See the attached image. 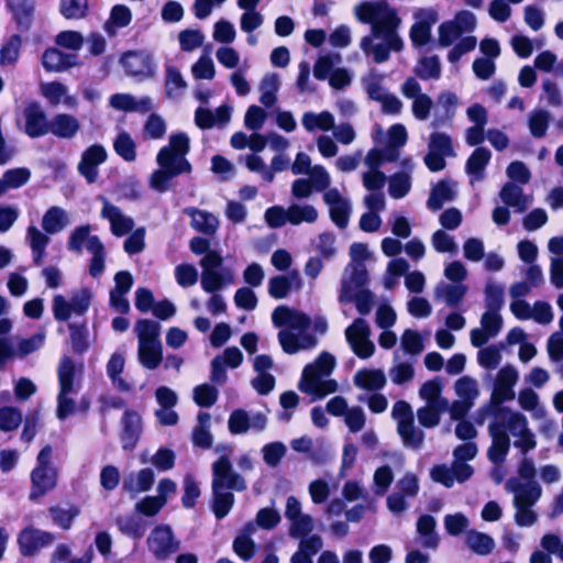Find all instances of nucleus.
<instances>
[{
	"mask_svg": "<svg viewBox=\"0 0 563 563\" xmlns=\"http://www.w3.org/2000/svg\"><path fill=\"white\" fill-rule=\"evenodd\" d=\"M76 366L69 356H63L57 368L59 393L57 396V417L65 419L75 412V401L68 397L74 391Z\"/></svg>",
	"mask_w": 563,
	"mask_h": 563,
	"instance_id": "nucleus-1",
	"label": "nucleus"
},
{
	"mask_svg": "<svg viewBox=\"0 0 563 563\" xmlns=\"http://www.w3.org/2000/svg\"><path fill=\"white\" fill-rule=\"evenodd\" d=\"M55 537L52 532L27 526L19 532L16 542L22 556L33 558L43 548L51 545Z\"/></svg>",
	"mask_w": 563,
	"mask_h": 563,
	"instance_id": "nucleus-2",
	"label": "nucleus"
},
{
	"mask_svg": "<svg viewBox=\"0 0 563 563\" xmlns=\"http://www.w3.org/2000/svg\"><path fill=\"white\" fill-rule=\"evenodd\" d=\"M507 433L517 437L514 445L518 448L522 454L528 453L537 446L534 434L528 427L527 417L521 412H516L511 417L504 420Z\"/></svg>",
	"mask_w": 563,
	"mask_h": 563,
	"instance_id": "nucleus-3",
	"label": "nucleus"
},
{
	"mask_svg": "<svg viewBox=\"0 0 563 563\" xmlns=\"http://www.w3.org/2000/svg\"><path fill=\"white\" fill-rule=\"evenodd\" d=\"M120 63L129 76L142 79L154 76L153 57L145 51H128L122 54Z\"/></svg>",
	"mask_w": 563,
	"mask_h": 563,
	"instance_id": "nucleus-4",
	"label": "nucleus"
},
{
	"mask_svg": "<svg viewBox=\"0 0 563 563\" xmlns=\"http://www.w3.org/2000/svg\"><path fill=\"white\" fill-rule=\"evenodd\" d=\"M488 433L492 438V444L488 448V459L494 464L503 463L510 449V438L506 431V424L500 420H492L488 424Z\"/></svg>",
	"mask_w": 563,
	"mask_h": 563,
	"instance_id": "nucleus-5",
	"label": "nucleus"
},
{
	"mask_svg": "<svg viewBox=\"0 0 563 563\" xmlns=\"http://www.w3.org/2000/svg\"><path fill=\"white\" fill-rule=\"evenodd\" d=\"M147 543L150 551L158 560L167 559L179 548V543L175 541L169 526L155 527L148 537Z\"/></svg>",
	"mask_w": 563,
	"mask_h": 563,
	"instance_id": "nucleus-6",
	"label": "nucleus"
},
{
	"mask_svg": "<svg viewBox=\"0 0 563 563\" xmlns=\"http://www.w3.org/2000/svg\"><path fill=\"white\" fill-rule=\"evenodd\" d=\"M159 169H156L151 175L150 185L158 192H166L169 189V181L181 174H189L192 170L191 165L185 162L174 165L166 161L156 157Z\"/></svg>",
	"mask_w": 563,
	"mask_h": 563,
	"instance_id": "nucleus-7",
	"label": "nucleus"
},
{
	"mask_svg": "<svg viewBox=\"0 0 563 563\" xmlns=\"http://www.w3.org/2000/svg\"><path fill=\"white\" fill-rule=\"evenodd\" d=\"M24 132L31 139H37L49 133V121L37 101H31L23 111Z\"/></svg>",
	"mask_w": 563,
	"mask_h": 563,
	"instance_id": "nucleus-8",
	"label": "nucleus"
},
{
	"mask_svg": "<svg viewBox=\"0 0 563 563\" xmlns=\"http://www.w3.org/2000/svg\"><path fill=\"white\" fill-rule=\"evenodd\" d=\"M5 8L20 32L26 33L31 30L35 16L36 0H5Z\"/></svg>",
	"mask_w": 563,
	"mask_h": 563,
	"instance_id": "nucleus-9",
	"label": "nucleus"
},
{
	"mask_svg": "<svg viewBox=\"0 0 563 563\" xmlns=\"http://www.w3.org/2000/svg\"><path fill=\"white\" fill-rule=\"evenodd\" d=\"M120 441L122 449L132 452L136 448L142 433L141 416L132 409H125L121 419Z\"/></svg>",
	"mask_w": 563,
	"mask_h": 563,
	"instance_id": "nucleus-10",
	"label": "nucleus"
},
{
	"mask_svg": "<svg viewBox=\"0 0 563 563\" xmlns=\"http://www.w3.org/2000/svg\"><path fill=\"white\" fill-rule=\"evenodd\" d=\"M107 151L100 144L90 145L81 154L78 164L79 174L85 177L88 184H93L98 178V166L107 161Z\"/></svg>",
	"mask_w": 563,
	"mask_h": 563,
	"instance_id": "nucleus-11",
	"label": "nucleus"
},
{
	"mask_svg": "<svg viewBox=\"0 0 563 563\" xmlns=\"http://www.w3.org/2000/svg\"><path fill=\"white\" fill-rule=\"evenodd\" d=\"M190 151L189 137L185 132H178L169 137L168 145L163 146L157 156L162 161H166L170 164L177 165L180 162H185L187 165H191L186 158V155Z\"/></svg>",
	"mask_w": 563,
	"mask_h": 563,
	"instance_id": "nucleus-12",
	"label": "nucleus"
},
{
	"mask_svg": "<svg viewBox=\"0 0 563 563\" xmlns=\"http://www.w3.org/2000/svg\"><path fill=\"white\" fill-rule=\"evenodd\" d=\"M515 396L514 388L495 383L489 400V413L493 417V420L504 421L517 412L503 405L505 401L512 400Z\"/></svg>",
	"mask_w": 563,
	"mask_h": 563,
	"instance_id": "nucleus-13",
	"label": "nucleus"
},
{
	"mask_svg": "<svg viewBox=\"0 0 563 563\" xmlns=\"http://www.w3.org/2000/svg\"><path fill=\"white\" fill-rule=\"evenodd\" d=\"M78 56L64 53L57 47H47L42 55V65L47 73H60L76 66Z\"/></svg>",
	"mask_w": 563,
	"mask_h": 563,
	"instance_id": "nucleus-14",
	"label": "nucleus"
},
{
	"mask_svg": "<svg viewBox=\"0 0 563 563\" xmlns=\"http://www.w3.org/2000/svg\"><path fill=\"white\" fill-rule=\"evenodd\" d=\"M155 482L154 471L150 467L142 468L137 474L130 473L124 476L122 492L134 498L139 493L148 492Z\"/></svg>",
	"mask_w": 563,
	"mask_h": 563,
	"instance_id": "nucleus-15",
	"label": "nucleus"
},
{
	"mask_svg": "<svg viewBox=\"0 0 563 563\" xmlns=\"http://www.w3.org/2000/svg\"><path fill=\"white\" fill-rule=\"evenodd\" d=\"M31 483L29 498L36 500L56 486V472L53 468L35 467L31 473Z\"/></svg>",
	"mask_w": 563,
	"mask_h": 563,
	"instance_id": "nucleus-16",
	"label": "nucleus"
},
{
	"mask_svg": "<svg viewBox=\"0 0 563 563\" xmlns=\"http://www.w3.org/2000/svg\"><path fill=\"white\" fill-rule=\"evenodd\" d=\"M423 19L413 23L410 27L409 36L413 46L421 47L431 40V27L438 20V14L433 10H421Z\"/></svg>",
	"mask_w": 563,
	"mask_h": 563,
	"instance_id": "nucleus-17",
	"label": "nucleus"
},
{
	"mask_svg": "<svg viewBox=\"0 0 563 563\" xmlns=\"http://www.w3.org/2000/svg\"><path fill=\"white\" fill-rule=\"evenodd\" d=\"M302 285L298 271L294 269L288 275H277L269 279L268 294L275 299H283L288 296L292 286L299 289Z\"/></svg>",
	"mask_w": 563,
	"mask_h": 563,
	"instance_id": "nucleus-18",
	"label": "nucleus"
},
{
	"mask_svg": "<svg viewBox=\"0 0 563 563\" xmlns=\"http://www.w3.org/2000/svg\"><path fill=\"white\" fill-rule=\"evenodd\" d=\"M79 129V121L69 113H58L49 121V133L58 139H73Z\"/></svg>",
	"mask_w": 563,
	"mask_h": 563,
	"instance_id": "nucleus-19",
	"label": "nucleus"
},
{
	"mask_svg": "<svg viewBox=\"0 0 563 563\" xmlns=\"http://www.w3.org/2000/svg\"><path fill=\"white\" fill-rule=\"evenodd\" d=\"M400 24L397 11L387 3V8L378 14L377 20L372 24V36L384 37L395 32Z\"/></svg>",
	"mask_w": 563,
	"mask_h": 563,
	"instance_id": "nucleus-20",
	"label": "nucleus"
},
{
	"mask_svg": "<svg viewBox=\"0 0 563 563\" xmlns=\"http://www.w3.org/2000/svg\"><path fill=\"white\" fill-rule=\"evenodd\" d=\"M340 302H354L356 310L361 316L371 313L375 303V296L369 289H360L351 292L350 286H345L344 295H340Z\"/></svg>",
	"mask_w": 563,
	"mask_h": 563,
	"instance_id": "nucleus-21",
	"label": "nucleus"
},
{
	"mask_svg": "<svg viewBox=\"0 0 563 563\" xmlns=\"http://www.w3.org/2000/svg\"><path fill=\"white\" fill-rule=\"evenodd\" d=\"M490 157L492 153L488 148L477 146L466 161V173L475 179L482 180L484 178L485 168L488 165Z\"/></svg>",
	"mask_w": 563,
	"mask_h": 563,
	"instance_id": "nucleus-22",
	"label": "nucleus"
},
{
	"mask_svg": "<svg viewBox=\"0 0 563 563\" xmlns=\"http://www.w3.org/2000/svg\"><path fill=\"white\" fill-rule=\"evenodd\" d=\"M354 384L365 390H380L386 385V376L380 369H360L354 376Z\"/></svg>",
	"mask_w": 563,
	"mask_h": 563,
	"instance_id": "nucleus-23",
	"label": "nucleus"
},
{
	"mask_svg": "<svg viewBox=\"0 0 563 563\" xmlns=\"http://www.w3.org/2000/svg\"><path fill=\"white\" fill-rule=\"evenodd\" d=\"M163 360L161 342H141L139 343V361L148 369H155Z\"/></svg>",
	"mask_w": 563,
	"mask_h": 563,
	"instance_id": "nucleus-24",
	"label": "nucleus"
},
{
	"mask_svg": "<svg viewBox=\"0 0 563 563\" xmlns=\"http://www.w3.org/2000/svg\"><path fill=\"white\" fill-rule=\"evenodd\" d=\"M435 519L431 515H421L417 521V532L422 537V545L435 549L439 545V537L435 532Z\"/></svg>",
	"mask_w": 563,
	"mask_h": 563,
	"instance_id": "nucleus-25",
	"label": "nucleus"
},
{
	"mask_svg": "<svg viewBox=\"0 0 563 563\" xmlns=\"http://www.w3.org/2000/svg\"><path fill=\"white\" fill-rule=\"evenodd\" d=\"M499 196L506 206L515 208L517 212H523L527 209V200L521 187L512 181L503 186Z\"/></svg>",
	"mask_w": 563,
	"mask_h": 563,
	"instance_id": "nucleus-26",
	"label": "nucleus"
},
{
	"mask_svg": "<svg viewBox=\"0 0 563 563\" xmlns=\"http://www.w3.org/2000/svg\"><path fill=\"white\" fill-rule=\"evenodd\" d=\"M132 21V12L125 4H115L111 8L109 20L104 23V31L109 35L115 33V29L126 27Z\"/></svg>",
	"mask_w": 563,
	"mask_h": 563,
	"instance_id": "nucleus-27",
	"label": "nucleus"
},
{
	"mask_svg": "<svg viewBox=\"0 0 563 563\" xmlns=\"http://www.w3.org/2000/svg\"><path fill=\"white\" fill-rule=\"evenodd\" d=\"M244 531L246 533L238 536L233 541V551L235 554L243 561H250L255 554V542L249 536L254 531V527L252 522H247L244 526Z\"/></svg>",
	"mask_w": 563,
	"mask_h": 563,
	"instance_id": "nucleus-28",
	"label": "nucleus"
},
{
	"mask_svg": "<svg viewBox=\"0 0 563 563\" xmlns=\"http://www.w3.org/2000/svg\"><path fill=\"white\" fill-rule=\"evenodd\" d=\"M455 192L446 180H440L430 192L427 206L430 210L437 211L442 209L444 202L452 201Z\"/></svg>",
	"mask_w": 563,
	"mask_h": 563,
	"instance_id": "nucleus-29",
	"label": "nucleus"
},
{
	"mask_svg": "<svg viewBox=\"0 0 563 563\" xmlns=\"http://www.w3.org/2000/svg\"><path fill=\"white\" fill-rule=\"evenodd\" d=\"M231 280L232 275L229 271H202L200 283L206 292L214 294Z\"/></svg>",
	"mask_w": 563,
	"mask_h": 563,
	"instance_id": "nucleus-30",
	"label": "nucleus"
},
{
	"mask_svg": "<svg viewBox=\"0 0 563 563\" xmlns=\"http://www.w3.org/2000/svg\"><path fill=\"white\" fill-rule=\"evenodd\" d=\"M52 521L62 530L67 531L71 528L75 518L80 514L79 507L71 505L68 509H63L59 506H51L48 508Z\"/></svg>",
	"mask_w": 563,
	"mask_h": 563,
	"instance_id": "nucleus-31",
	"label": "nucleus"
},
{
	"mask_svg": "<svg viewBox=\"0 0 563 563\" xmlns=\"http://www.w3.org/2000/svg\"><path fill=\"white\" fill-rule=\"evenodd\" d=\"M467 547L478 555L489 554L495 547L494 539L484 532L470 530L466 536Z\"/></svg>",
	"mask_w": 563,
	"mask_h": 563,
	"instance_id": "nucleus-32",
	"label": "nucleus"
},
{
	"mask_svg": "<svg viewBox=\"0 0 563 563\" xmlns=\"http://www.w3.org/2000/svg\"><path fill=\"white\" fill-rule=\"evenodd\" d=\"M113 150L125 162H134L136 159V144L126 131L118 133L113 141Z\"/></svg>",
	"mask_w": 563,
	"mask_h": 563,
	"instance_id": "nucleus-33",
	"label": "nucleus"
},
{
	"mask_svg": "<svg viewBox=\"0 0 563 563\" xmlns=\"http://www.w3.org/2000/svg\"><path fill=\"white\" fill-rule=\"evenodd\" d=\"M66 225V212L59 207H51L42 219L43 230L47 234H55Z\"/></svg>",
	"mask_w": 563,
	"mask_h": 563,
	"instance_id": "nucleus-34",
	"label": "nucleus"
},
{
	"mask_svg": "<svg viewBox=\"0 0 563 563\" xmlns=\"http://www.w3.org/2000/svg\"><path fill=\"white\" fill-rule=\"evenodd\" d=\"M387 8V2L380 1H364L355 8V14L358 21L365 24H373L377 20L378 14Z\"/></svg>",
	"mask_w": 563,
	"mask_h": 563,
	"instance_id": "nucleus-35",
	"label": "nucleus"
},
{
	"mask_svg": "<svg viewBox=\"0 0 563 563\" xmlns=\"http://www.w3.org/2000/svg\"><path fill=\"white\" fill-rule=\"evenodd\" d=\"M88 0H60L59 13L66 20H81L88 15Z\"/></svg>",
	"mask_w": 563,
	"mask_h": 563,
	"instance_id": "nucleus-36",
	"label": "nucleus"
},
{
	"mask_svg": "<svg viewBox=\"0 0 563 563\" xmlns=\"http://www.w3.org/2000/svg\"><path fill=\"white\" fill-rule=\"evenodd\" d=\"M368 282L369 277L365 265H353L349 279L342 282L340 295H344L345 286H350L351 292L368 289Z\"/></svg>",
	"mask_w": 563,
	"mask_h": 563,
	"instance_id": "nucleus-37",
	"label": "nucleus"
},
{
	"mask_svg": "<svg viewBox=\"0 0 563 563\" xmlns=\"http://www.w3.org/2000/svg\"><path fill=\"white\" fill-rule=\"evenodd\" d=\"M221 488L222 487H212V511L217 519H222L228 516L234 504V495L230 492H220Z\"/></svg>",
	"mask_w": 563,
	"mask_h": 563,
	"instance_id": "nucleus-38",
	"label": "nucleus"
},
{
	"mask_svg": "<svg viewBox=\"0 0 563 563\" xmlns=\"http://www.w3.org/2000/svg\"><path fill=\"white\" fill-rule=\"evenodd\" d=\"M448 405L427 404L417 410L419 423L424 428H434L440 423L441 412Z\"/></svg>",
	"mask_w": 563,
	"mask_h": 563,
	"instance_id": "nucleus-39",
	"label": "nucleus"
},
{
	"mask_svg": "<svg viewBox=\"0 0 563 563\" xmlns=\"http://www.w3.org/2000/svg\"><path fill=\"white\" fill-rule=\"evenodd\" d=\"M68 329L74 353L78 355L84 354L89 349L86 323H69Z\"/></svg>",
	"mask_w": 563,
	"mask_h": 563,
	"instance_id": "nucleus-40",
	"label": "nucleus"
},
{
	"mask_svg": "<svg viewBox=\"0 0 563 563\" xmlns=\"http://www.w3.org/2000/svg\"><path fill=\"white\" fill-rule=\"evenodd\" d=\"M21 45V36L12 34L0 48V64L14 65L19 59Z\"/></svg>",
	"mask_w": 563,
	"mask_h": 563,
	"instance_id": "nucleus-41",
	"label": "nucleus"
},
{
	"mask_svg": "<svg viewBox=\"0 0 563 563\" xmlns=\"http://www.w3.org/2000/svg\"><path fill=\"white\" fill-rule=\"evenodd\" d=\"M139 343L159 342L161 325L151 319H139L134 328Z\"/></svg>",
	"mask_w": 563,
	"mask_h": 563,
	"instance_id": "nucleus-42",
	"label": "nucleus"
},
{
	"mask_svg": "<svg viewBox=\"0 0 563 563\" xmlns=\"http://www.w3.org/2000/svg\"><path fill=\"white\" fill-rule=\"evenodd\" d=\"M318 218L317 209L311 205H291L288 207V222L298 225L302 222L313 223Z\"/></svg>",
	"mask_w": 563,
	"mask_h": 563,
	"instance_id": "nucleus-43",
	"label": "nucleus"
},
{
	"mask_svg": "<svg viewBox=\"0 0 563 563\" xmlns=\"http://www.w3.org/2000/svg\"><path fill=\"white\" fill-rule=\"evenodd\" d=\"M192 219V228L198 232L207 235H213L218 229V219L208 211L195 210Z\"/></svg>",
	"mask_w": 563,
	"mask_h": 563,
	"instance_id": "nucleus-44",
	"label": "nucleus"
},
{
	"mask_svg": "<svg viewBox=\"0 0 563 563\" xmlns=\"http://www.w3.org/2000/svg\"><path fill=\"white\" fill-rule=\"evenodd\" d=\"M420 67L415 69V74L422 80L438 79L441 76V64L437 55L422 57L419 62Z\"/></svg>",
	"mask_w": 563,
	"mask_h": 563,
	"instance_id": "nucleus-45",
	"label": "nucleus"
},
{
	"mask_svg": "<svg viewBox=\"0 0 563 563\" xmlns=\"http://www.w3.org/2000/svg\"><path fill=\"white\" fill-rule=\"evenodd\" d=\"M361 48L366 54H373L375 63L382 64L389 59L390 52L386 43H373V36L366 35L361 40Z\"/></svg>",
	"mask_w": 563,
	"mask_h": 563,
	"instance_id": "nucleus-46",
	"label": "nucleus"
},
{
	"mask_svg": "<svg viewBox=\"0 0 563 563\" xmlns=\"http://www.w3.org/2000/svg\"><path fill=\"white\" fill-rule=\"evenodd\" d=\"M398 433L402 438L404 443L413 449H419L423 443L424 434L422 431L415 429L413 421H399Z\"/></svg>",
	"mask_w": 563,
	"mask_h": 563,
	"instance_id": "nucleus-47",
	"label": "nucleus"
},
{
	"mask_svg": "<svg viewBox=\"0 0 563 563\" xmlns=\"http://www.w3.org/2000/svg\"><path fill=\"white\" fill-rule=\"evenodd\" d=\"M23 420L22 412L16 407L4 406L0 408V430L4 432L18 429Z\"/></svg>",
	"mask_w": 563,
	"mask_h": 563,
	"instance_id": "nucleus-48",
	"label": "nucleus"
},
{
	"mask_svg": "<svg viewBox=\"0 0 563 563\" xmlns=\"http://www.w3.org/2000/svg\"><path fill=\"white\" fill-rule=\"evenodd\" d=\"M218 389L210 384H201L194 388V400L201 408H209L218 400Z\"/></svg>",
	"mask_w": 563,
	"mask_h": 563,
	"instance_id": "nucleus-49",
	"label": "nucleus"
},
{
	"mask_svg": "<svg viewBox=\"0 0 563 563\" xmlns=\"http://www.w3.org/2000/svg\"><path fill=\"white\" fill-rule=\"evenodd\" d=\"M504 303V287L488 283L485 286V306L487 311L499 312Z\"/></svg>",
	"mask_w": 563,
	"mask_h": 563,
	"instance_id": "nucleus-50",
	"label": "nucleus"
},
{
	"mask_svg": "<svg viewBox=\"0 0 563 563\" xmlns=\"http://www.w3.org/2000/svg\"><path fill=\"white\" fill-rule=\"evenodd\" d=\"M540 496L541 487L537 483H531L529 487L520 486L515 495L514 505L520 507H532Z\"/></svg>",
	"mask_w": 563,
	"mask_h": 563,
	"instance_id": "nucleus-51",
	"label": "nucleus"
},
{
	"mask_svg": "<svg viewBox=\"0 0 563 563\" xmlns=\"http://www.w3.org/2000/svg\"><path fill=\"white\" fill-rule=\"evenodd\" d=\"M441 391L442 384L435 378L423 383L419 393L427 404L448 405L446 399L441 398Z\"/></svg>",
	"mask_w": 563,
	"mask_h": 563,
	"instance_id": "nucleus-52",
	"label": "nucleus"
},
{
	"mask_svg": "<svg viewBox=\"0 0 563 563\" xmlns=\"http://www.w3.org/2000/svg\"><path fill=\"white\" fill-rule=\"evenodd\" d=\"M550 114L545 110H536L529 118V129L532 136L541 139L549 126Z\"/></svg>",
	"mask_w": 563,
	"mask_h": 563,
	"instance_id": "nucleus-53",
	"label": "nucleus"
},
{
	"mask_svg": "<svg viewBox=\"0 0 563 563\" xmlns=\"http://www.w3.org/2000/svg\"><path fill=\"white\" fill-rule=\"evenodd\" d=\"M42 96L47 99L51 106H57L67 93V87L60 81L54 80L43 84L41 87Z\"/></svg>",
	"mask_w": 563,
	"mask_h": 563,
	"instance_id": "nucleus-54",
	"label": "nucleus"
},
{
	"mask_svg": "<svg viewBox=\"0 0 563 563\" xmlns=\"http://www.w3.org/2000/svg\"><path fill=\"white\" fill-rule=\"evenodd\" d=\"M410 187V177L405 173H396L389 179V195L395 199L405 197Z\"/></svg>",
	"mask_w": 563,
	"mask_h": 563,
	"instance_id": "nucleus-55",
	"label": "nucleus"
},
{
	"mask_svg": "<svg viewBox=\"0 0 563 563\" xmlns=\"http://www.w3.org/2000/svg\"><path fill=\"white\" fill-rule=\"evenodd\" d=\"M455 393L461 399L473 402L478 395L476 380L470 376H462L455 382Z\"/></svg>",
	"mask_w": 563,
	"mask_h": 563,
	"instance_id": "nucleus-56",
	"label": "nucleus"
},
{
	"mask_svg": "<svg viewBox=\"0 0 563 563\" xmlns=\"http://www.w3.org/2000/svg\"><path fill=\"white\" fill-rule=\"evenodd\" d=\"M462 35L461 27L454 21H445L439 26L438 43L442 47H449Z\"/></svg>",
	"mask_w": 563,
	"mask_h": 563,
	"instance_id": "nucleus-57",
	"label": "nucleus"
},
{
	"mask_svg": "<svg viewBox=\"0 0 563 563\" xmlns=\"http://www.w3.org/2000/svg\"><path fill=\"white\" fill-rule=\"evenodd\" d=\"M91 298L92 295L88 288H81L73 292L69 300L73 312L77 316H84L90 307Z\"/></svg>",
	"mask_w": 563,
	"mask_h": 563,
	"instance_id": "nucleus-58",
	"label": "nucleus"
},
{
	"mask_svg": "<svg viewBox=\"0 0 563 563\" xmlns=\"http://www.w3.org/2000/svg\"><path fill=\"white\" fill-rule=\"evenodd\" d=\"M187 87V82L181 76L179 69L175 66L166 67V78H165V93L168 98L174 97V90L176 89H185Z\"/></svg>",
	"mask_w": 563,
	"mask_h": 563,
	"instance_id": "nucleus-59",
	"label": "nucleus"
},
{
	"mask_svg": "<svg viewBox=\"0 0 563 563\" xmlns=\"http://www.w3.org/2000/svg\"><path fill=\"white\" fill-rule=\"evenodd\" d=\"M228 426L232 434L245 433L251 427L247 412L243 409L234 410L229 417Z\"/></svg>",
	"mask_w": 563,
	"mask_h": 563,
	"instance_id": "nucleus-60",
	"label": "nucleus"
},
{
	"mask_svg": "<svg viewBox=\"0 0 563 563\" xmlns=\"http://www.w3.org/2000/svg\"><path fill=\"white\" fill-rule=\"evenodd\" d=\"M200 496V488L191 475H187L184 479V494L181 504L184 508L190 509L196 506L197 499Z\"/></svg>",
	"mask_w": 563,
	"mask_h": 563,
	"instance_id": "nucleus-61",
	"label": "nucleus"
},
{
	"mask_svg": "<svg viewBox=\"0 0 563 563\" xmlns=\"http://www.w3.org/2000/svg\"><path fill=\"white\" fill-rule=\"evenodd\" d=\"M179 45L181 51L191 52L203 43V34L199 30H184L179 33Z\"/></svg>",
	"mask_w": 563,
	"mask_h": 563,
	"instance_id": "nucleus-62",
	"label": "nucleus"
},
{
	"mask_svg": "<svg viewBox=\"0 0 563 563\" xmlns=\"http://www.w3.org/2000/svg\"><path fill=\"white\" fill-rule=\"evenodd\" d=\"M371 329L363 318H356L345 330V338L349 344L369 336Z\"/></svg>",
	"mask_w": 563,
	"mask_h": 563,
	"instance_id": "nucleus-63",
	"label": "nucleus"
},
{
	"mask_svg": "<svg viewBox=\"0 0 563 563\" xmlns=\"http://www.w3.org/2000/svg\"><path fill=\"white\" fill-rule=\"evenodd\" d=\"M145 249V228L140 227L132 231L123 243V250L130 255L139 254Z\"/></svg>",
	"mask_w": 563,
	"mask_h": 563,
	"instance_id": "nucleus-64",
	"label": "nucleus"
}]
</instances>
